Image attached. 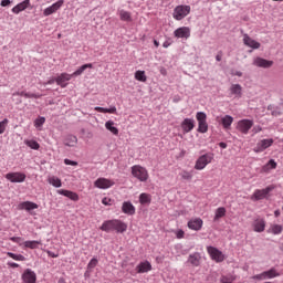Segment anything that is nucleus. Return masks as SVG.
Listing matches in <instances>:
<instances>
[{
  "label": "nucleus",
  "instance_id": "680f3d73",
  "mask_svg": "<svg viewBox=\"0 0 283 283\" xmlns=\"http://www.w3.org/2000/svg\"><path fill=\"white\" fill-rule=\"evenodd\" d=\"M232 76H242L241 71H232Z\"/></svg>",
  "mask_w": 283,
  "mask_h": 283
},
{
  "label": "nucleus",
  "instance_id": "09e8293b",
  "mask_svg": "<svg viewBox=\"0 0 283 283\" xmlns=\"http://www.w3.org/2000/svg\"><path fill=\"white\" fill-rule=\"evenodd\" d=\"M102 205H105V207H112V199L109 197H104L102 199Z\"/></svg>",
  "mask_w": 283,
  "mask_h": 283
},
{
  "label": "nucleus",
  "instance_id": "37998d69",
  "mask_svg": "<svg viewBox=\"0 0 283 283\" xmlns=\"http://www.w3.org/2000/svg\"><path fill=\"white\" fill-rule=\"evenodd\" d=\"M179 176L181 177L182 180H191L193 178V174L188 170H181Z\"/></svg>",
  "mask_w": 283,
  "mask_h": 283
},
{
  "label": "nucleus",
  "instance_id": "e2e57ef3",
  "mask_svg": "<svg viewBox=\"0 0 283 283\" xmlns=\"http://www.w3.org/2000/svg\"><path fill=\"white\" fill-rule=\"evenodd\" d=\"M216 61L218 62L222 61V52L216 55Z\"/></svg>",
  "mask_w": 283,
  "mask_h": 283
},
{
  "label": "nucleus",
  "instance_id": "72a5a7b5",
  "mask_svg": "<svg viewBox=\"0 0 283 283\" xmlns=\"http://www.w3.org/2000/svg\"><path fill=\"white\" fill-rule=\"evenodd\" d=\"M93 67L94 66L92 65V63L84 64L80 69H77L75 72H73L71 74V76H72V78H73V76H81V74H83L85 72V70H87V69L92 70Z\"/></svg>",
  "mask_w": 283,
  "mask_h": 283
},
{
  "label": "nucleus",
  "instance_id": "3c124183",
  "mask_svg": "<svg viewBox=\"0 0 283 283\" xmlns=\"http://www.w3.org/2000/svg\"><path fill=\"white\" fill-rule=\"evenodd\" d=\"M175 233H176V238L178 240H182V238H185V231L184 230H177Z\"/></svg>",
  "mask_w": 283,
  "mask_h": 283
},
{
  "label": "nucleus",
  "instance_id": "2eb2a0df",
  "mask_svg": "<svg viewBox=\"0 0 283 283\" xmlns=\"http://www.w3.org/2000/svg\"><path fill=\"white\" fill-rule=\"evenodd\" d=\"M72 81V75L70 73H62L55 77V83L62 88L67 87V82Z\"/></svg>",
  "mask_w": 283,
  "mask_h": 283
},
{
  "label": "nucleus",
  "instance_id": "a18cd8bd",
  "mask_svg": "<svg viewBox=\"0 0 283 283\" xmlns=\"http://www.w3.org/2000/svg\"><path fill=\"white\" fill-rule=\"evenodd\" d=\"M45 125V117H39L34 120V127H43Z\"/></svg>",
  "mask_w": 283,
  "mask_h": 283
},
{
  "label": "nucleus",
  "instance_id": "603ef678",
  "mask_svg": "<svg viewBox=\"0 0 283 283\" xmlns=\"http://www.w3.org/2000/svg\"><path fill=\"white\" fill-rule=\"evenodd\" d=\"M20 95L24 98H34V93L21 92Z\"/></svg>",
  "mask_w": 283,
  "mask_h": 283
},
{
  "label": "nucleus",
  "instance_id": "393cba45",
  "mask_svg": "<svg viewBox=\"0 0 283 283\" xmlns=\"http://www.w3.org/2000/svg\"><path fill=\"white\" fill-rule=\"evenodd\" d=\"M202 260V256L200 255L199 252H193L188 256V262L192 266H198L200 264V261Z\"/></svg>",
  "mask_w": 283,
  "mask_h": 283
},
{
  "label": "nucleus",
  "instance_id": "774afa93",
  "mask_svg": "<svg viewBox=\"0 0 283 283\" xmlns=\"http://www.w3.org/2000/svg\"><path fill=\"white\" fill-rule=\"evenodd\" d=\"M57 283H67V282H65V279L61 277Z\"/></svg>",
  "mask_w": 283,
  "mask_h": 283
},
{
  "label": "nucleus",
  "instance_id": "f8f14e48",
  "mask_svg": "<svg viewBox=\"0 0 283 283\" xmlns=\"http://www.w3.org/2000/svg\"><path fill=\"white\" fill-rule=\"evenodd\" d=\"M174 36L176 39H189L191 36V29L189 27H180L174 31Z\"/></svg>",
  "mask_w": 283,
  "mask_h": 283
},
{
  "label": "nucleus",
  "instance_id": "39448f33",
  "mask_svg": "<svg viewBox=\"0 0 283 283\" xmlns=\"http://www.w3.org/2000/svg\"><path fill=\"white\" fill-rule=\"evenodd\" d=\"M273 189H275V186H268L264 189H256L251 196V200H253V202H258V200H264L269 198V193L273 191Z\"/></svg>",
  "mask_w": 283,
  "mask_h": 283
},
{
  "label": "nucleus",
  "instance_id": "cd10ccee",
  "mask_svg": "<svg viewBox=\"0 0 283 283\" xmlns=\"http://www.w3.org/2000/svg\"><path fill=\"white\" fill-rule=\"evenodd\" d=\"M137 273H149L151 271V263L149 261L142 262L136 268Z\"/></svg>",
  "mask_w": 283,
  "mask_h": 283
},
{
  "label": "nucleus",
  "instance_id": "6ab92c4d",
  "mask_svg": "<svg viewBox=\"0 0 283 283\" xmlns=\"http://www.w3.org/2000/svg\"><path fill=\"white\" fill-rule=\"evenodd\" d=\"M202 224H205V222L200 218H195L188 221V229H191V231H200Z\"/></svg>",
  "mask_w": 283,
  "mask_h": 283
},
{
  "label": "nucleus",
  "instance_id": "4be33fe9",
  "mask_svg": "<svg viewBox=\"0 0 283 283\" xmlns=\"http://www.w3.org/2000/svg\"><path fill=\"white\" fill-rule=\"evenodd\" d=\"M28 8H30V0H24L13 7L11 12H13V14H19L20 12H23V10H28Z\"/></svg>",
  "mask_w": 283,
  "mask_h": 283
},
{
  "label": "nucleus",
  "instance_id": "49530a36",
  "mask_svg": "<svg viewBox=\"0 0 283 283\" xmlns=\"http://www.w3.org/2000/svg\"><path fill=\"white\" fill-rule=\"evenodd\" d=\"M6 127H8V118H4L2 122H0V134L6 132Z\"/></svg>",
  "mask_w": 283,
  "mask_h": 283
},
{
  "label": "nucleus",
  "instance_id": "1a4fd4ad",
  "mask_svg": "<svg viewBox=\"0 0 283 283\" xmlns=\"http://www.w3.org/2000/svg\"><path fill=\"white\" fill-rule=\"evenodd\" d=\"M207 251L211 260H213L214 262H224V254L222 253V251L218 250V248L208 247Z\"/></svg>",
  "mask_w": 283,
  "mask_h": 283
},
{
  "label": "nucleus",
  "instance_id": "b1692460",
  "mask_svg": "<svg viewBox=\"0 0 283 283\" xmlns=\"http://www.w3.org/2000/svg\"><path fill=\"white\" fill-rule=\"evenodd\" d=\"M57 193L60 196H65V198H70V200H73L74 202H78V193H76V192L60 189V190H57Z\"/></svg>",
  "mask_w": 283,
  "mask_h": 283
},
{
  "label": "nucleus",
  "instance_id": "bf43d9fd",
  "mask_svg": "<svg viewBox=\"0 0 283 283\" xmlns=\"http://www.w3.org/2000/svg\"><path fill=\"white\" fill-rule=\"evenodd\" d=\"M252 132H253L254 134H260V132H262V127H261V126H255V127L252 129Z\"/></svg>",
  "mask_w": 283,
  "mask_h": 283
},
{
  "label": "nucleus",
  "instance_id": "0eeeda50",
  "mask_svg": "<svg viewBox=\"0 0 283 283\" xmlns=\"http://www.w3.org/2000/svg\"><path fill=\"white\" fill-rule=\"evenodd\" d=\"M116 182L112 179H107L105 177H99L94 181V187L97 189H111V187H114Z\"/></svg>",
  "mask_w": 283,
  "mask_h": 283
},
{
  "label": "nucleus",
  "instance_id": "dca6fc26",
  "mask_svg": "<svg viewBox=\"0 0 283 283\" xmlns=\"http://www.w3.org/2000/svg\"><path fill=\"white\" fill-rule=\"evenodd\" d=\"M253 65L256 67H263L264 70H269V67H273V61L265 60L263 57H255L253 61Z\"/></svg>",
  "mask_w": 283,
  "mask_h": 283
},
{
  "label": "nucleus",
  "instance_id": "412c9836",
  "mask_svg": "<svg viewBox=\"0 0 283 283\" xmlns=\"http://www.w3.org/2000/svg\"><path fill=\"white\" fill-rule=\"evenodd\" d=\"M196 127V122L192 118H185L181 123V129L185 134H189Z\"/></svg>",
  "mask_w": 283,
  "mask_h": 283
},
{
  "label": "nucleus",
  "instance_id": "f704fd0d",
  "mask_svg": "<svg viewBox=\"0 0 283 283\" xmlns=\"http://www.w3.org/2000/svg\"><path fill=\"white\" fill-rule=\"evenodd\" d=\"M227 216V208L224 207H220L216 210L214 212V222H218V220H220V218H224Z\"/></svg>",
  "mask_w": 283,
  "mask_h": 283
},
{
  "label": "nucleus",
  "instance_id": "0e129e2a",
  "mask_svg": "<svg viewBox=\"0 0 283 283\" xmlns=\"http://www.w3.org/2000/svg\"><path fill=\"white\" fill-rule=\"evenodd\" d=\"M219 147H221V149H227V143L224 142L219 143Z\"/></svg>",
  "mask_w": 283,
  "mask_h": 283
},
{
  "label": "nucleus",
  "instance_id": "4468645a",
  "mask_svg": "<svg viewBox=\"0 0 283 283\" xmlns=\"http://www.w3.org/2000/svg\"><path fill=\"white\" fill-rule=\"evenodd\" d=\"M253 127V120L251 119H241L238 122L237 129L241 132V134H249V129Z\"/></svg>",
  "mask_w": 283,
  "mask_h": 283
},
{
  "label": "nucleus",
  "instance_id": "c9c22d12",
  "mask_svg": "<svg viewBox=\"0 0 283 283\" xmlns=\"http://www.w3.org/2000/svg\"><path fill=\"white\" fill-rule=\"evenodd\" d=\"M139 202H140V205H150L151 203V195L145 193V192L140 193Z\"/></svg>",
  "mask_w": 283,
  "mask_h": 283
},
{
  "label": "nucleus",
  "instance_id": "a19ab883",
  "mask_svg": "<svg viewBox=\"0 0 283 283\" xmlns=\"http://www.w3.org/2000/svg\"><path fill=\"white\" fill-rule=\"evenodd\" d=\"M8 258L15 260L17 262H25V256L22 254H14L12 252H7Z\"/></svg>",
  "mask_w": 283,
  "mask_h": 283
},
{
  "label": "nucleus",
  "instance_id": "c85d7f7f",
  "mask_svg": "<svg viewBox=\"0 0 283 283\" xmlns=\"http://www.w3.org/2000/svg\"><path fill=\"white\" fill-rule=\"evenodd\" d=\"M283 231V226L277 223H272L268 229V233H272V235H280Z\"/></svg>",
  "mask_w": 283,
  "mask_h": 283
},
{
  "label": "nucleus",
  "instance_id": "ea45409f",
  "mask_svg": "<svg viewBox=\"0 0 283 283\" xmlns=\"http://www.w3.org/2000/svg\"><path fill=\"white\" fill-rule=\"evenodd\" d=\"M135 78L140 83H147V75L145 74V71H136Z\"/></svg>",
  "mask_w": 283,
  "mask_h": 283
},
{
  "label": "nucleus",
  "instance_id": "864d4df0",
  "mask_svg": "<svg viewBox=\"0 0 283 283\" xmlns=\"http://www.w3.org/2000/svg\"><path fill=\"white\" fill-rule=\"evenodd\" d=\"M64 165H71L72 167H76L78 165V163L72 161L70 159H64Z\"/></svg>",
  "mask_w": 283,
  "mask_h": 283
},
{
  "label": "nucleus",
  "instance_id": "a211bd4d",
  "mask_svg": "<svg viewBox=\"0 0 283 283\" xmlns=\"http://www.w3.org/2000/svg\"><path fill=\"white\" fill-rule=\"evenodd\" d=\"M22 280L24 283H36V273L30 269H27L22 274Z\"/></svg>",
  "mask_w": 283,
  "mask_h": 283
},
{
  "label": "nucleus",
  "instance_id": "8fccbe9b",
  "mask_svg": "<svg viewBox=\"0 0 283 283\" xmlns=\"http://www.w3.org/2000/svg\"><path fill=\"white\" fill-rule=\"evenodd\" d=\"M10 241L11 242H15V244H20L21 245V242H23V239L21 237H11Z\"/></svg>",
  "mask_w": 283,
  "mask_h": 283
},
{
  "label": "nucleus",
  "instance_id": "9d476101",
  "mask_svg": "<svg viewBox=\"0 0 283 283\" xmlns=\"http://www.w3.org/2000/svg\"><path fill=\"white\" fill-rule=\"evenodd\" d=\"M63 3H65L64 0H57L56 2H54L52 6L45 8L43 10V14L45 17H50L52 14H55V12H59V10H61V8H63Z\"/></svg>",
  "mask_w": 283,
  "mask_h": 283
},
{
  "label": "nucleus",
  "instance_id": "338daca9",
  "mask_svg": "<svg viewBox=\"0 0 283 283\" xmlns=\"http://www.w3.org/2000/svg\"><path fill=\"white\" fill-rule=\"evenodd\" d=\"M163 48H169V42H164Z\"/></svg>",
  "mask_w": 283,
  "mask_h": 283
},
{
  "label": "nucleus",
  "instance_id": "9b49d317",
  "mask_svg": "<svg viewBox=\"0 0 283 283\" xmlns=\"http://www.w3.org/2000/svg\"><path fill=\"white\" fill-rule=\"evenodd\" d=\"M273 138L262 139L256 144V147L253 149L255 154H262V151L269 149L273 145Z\"/></svg>",
  "mask_w": 283,
  "mask_h": 283
},
{
  "label": "nucleus",
  "instance_id": "c03bdc74",
  "mask_svg": "<svg viewBox=\"0 0 283 283\" xmlns=\"http://www.w3.org/2000/svg\"><path fill=\"white\" fill-rule=\"evenodd\" d=\"M24 143L31 149H35L36 150V149H39L41 147V145H39V143L36 140H25Z\"/></svg>",
  "mask_w": 283,
  "mask_h": 283
},
{
  "label": "nucleus",
  "instance_id": "423d86ee",
  "mask_svg": "<svg viewBox=\"0 0 283 283\" xmlns=\"http://www.w3.org/2000/svg\"><path fill=\"white\" fill-rule=\"evenodd\" d=\"M190 12H191L190 6L180 4L174 9L172 17H174V19H176V21H182V19H185V17L190 14Z\"/></svg>",
  "mask_w": 283,
  "mask_h": 283
},
{
  "label": "nucleus",
  "instance_id": "20e7f679",
  "mask_svg": "<svg viewBox=\"0 0 283 283\" xmlns=\"http://www.w3.org/2000/svg\"><path fill=\"white\" fill-rule=\"evenodd\" d=\"M196 118L198 122V129L199 134H207L209 132V124H207V114L205 112H198L196 114Z\"/></svg>",
  "mask_w": 283,
  "mask_h": 283
},
{
  "label": "nucleus",
  "instance_id": "aec40b11",
  "mask_svg": "<svg viewBox=\"0 0 283 283\" xmlns=\"http://www.w3.org/2000/svg\"><path fill=\"white\" fill-rule=\"evenodd\" d=\"M243 43L252 50H260V42L253 40L249 34H243Z\"/></svg>",
  "mask_w": 283,
  "mask_h": 283
},
{
  "label": "nucleus",
  "instance_id": "f03ea898",
  "mask_svg": "<svg viewBox=\"0 0 283 283\" xmlns=\"http://www.w3.org/2000/svg\"><path fill=\"white\" fill-rule=\"evenodd\" d=\"M130 169L132 176H134V178H137L139 182H147V180H149V171H147V168L140 165H135Z\"/></svg>",
  "mask_w": 283,
  "mask_h": 283
},
{
  "label": "nucleus",
  "instance_id": "2f4dec72",
  "mask_svg": "<svg viewBox=\"0 0 283 283\" xmlns=\"http://www.w3.org/2000/svg\"><path fill=\"white\" fill-rule=\"evenodd\" d=\"M118 15L120 21L132 22V12L122 9L118 10Z\"/></svg>",
  "mask_w": 283,
  "mask_h": 283
},
{
  "label": "nucleus",
  "instance_id": "6e6d98bb",
  "mask_svg": "<svg viewBox=\"0 0 283 283\" xmlns=\"http://www.w3.org/2000/svg\"><path fill=\"white\" fill-rule=\"evenodd\" d=\"M10 3H12V1H10V0H2L0 6H2V8H6V7L10 6Z\"/></svg>",
  "mask_w": 283,
  "mask_h": 283
},
{
  "label": "nucleus",
  "instance_id": "bb28decb",
  "mask_svg": "<svg viewBox=\"0 0 283 283\" xmlns=\"http://www.w3.org/2000/svg\"><path fill=\"white\" fill-rule=\"evenodd\" d=\"M271 169H277V163H275V159H270L269 163L262 166L261 174H269Z\"/></svg>",
  "mask_w": 283,
  "mask_h": 283
},
{
  "label": "nucleus",
  "instance_id": "79ce46f5",
  "mask_svg": "<svg viewBox=\"0 0 283 283\" xmlns=\"http://www.w3.org/2000/svg\"><path fill=\"white\" fill-rule=\"evenodd\" d=\"M49 185L59 188L62 187L63 184L61 182V179L59 177L53 176L49 178Z\"/></svg>",
  "mask_w": 283,
  "mask_h": 283
},
{
  "label": "nucleus",
  "instance_id": "4c0bfd02",
  "mask_svg": "<svg viewBox=\"0 0 283 283\" xmlns=\"http://www.w3.org/2000/svg\"><path fill=\"white\" fill-rule=\"evenodd\" d=\"M43 244L41 241H24V249H38L39 245Z\"/></svg>",
  "mask_w": 283,
  "mask_h": 283
},
{
  "label": "nucleus",
  "instance_id": "f257e3e1",
  "mask_svg": "<svg viewBox=\"0 0 283 283\" xmlns=\"http://www.w3.org/2000/svg\"><path fill=\"white\" fill-rule=\"evenodd\" d=\"M99 229L106 233H109V231H116V233H125V231H127V224L118 219H113L104 221Z\"/></svg>",
  "mask_w": 283,
  "mask_h": 283
},
{
  "label": "nucleus",
  "instance_id": "ddd939ff",
  "mask_svg": "<svg viewBox=\"0 0 283 283\" xmlns=\"http://www.w3.org/2000/svg\"><path fill=\"white\" fill-rule=\"evenodd\" d=\"M25 174L23 172H8L6 175V179L9 180V182H25Z\"/></svg>",
  "mask_w": 283,
  "mask_h": 283
},
{
  "label": "nucleus",
  "instance_id": "69168bd1",
  "mask_svg": "<svg viewBox=\"0 0 283 283\" xmlns=\"http://www.w3.org/2000/svg\"><path fill=\"white\" fill-rule=\"evenodd\" d=\"M41 96H43V95L42 94L33 93V98H41Z\"/></svg>",
  "mask_w": 283,
  "mask_h": 283
},
{
  "label": "nucleus",
  "instance_id": "a878e982",
  "mask_svg": "<svg viewBox=\"0 0 283 283\" xmlns=\"http://www.w3.org/2000/svg\"><path fill=\"white\" fill-rule=\"evenodd\" d=\"M264 229H266V221H264L263 219H258L254 221L253 230L256 233H262L264 231Z\"/></svg>",
  "mask_w": 283,
  "mask_h": 283
},
{
  "label": "nucleus",
  "instance_id": "473e14b6",
  "mask_svg": "<svg viewBox=\"0 0 283 283\" xmlns=\"http://www.w3.org/2000/svg\"><path fill=\"white\" fill-rule=\"evenodd\" d=\"M221 124L223 125L224 129H230L231 125H233V117L230 115H226L221 118Z\"/></svg>",
  "mask_w": 283,
  "mask_h": 283
},
{
  "label": "nucleus",
  "instance_id": "de8ad7c7",
  "mask_svg": "<svg viewBox=\"0 0 283 283\" xmlns=\"http://www.w3.org/2000/svg\"><path fill=\"white\" fill-rule=\"evenodd\" d=\"M98 264V260L97 259H92L88 264H87V269H95V266Z\"/></svg>",
  "mask_w": 283,
  "mask_h": 283
},
{
  "label": "nucleus",
  "instance_id": "e433bc0d",
  "mask_svg": "<svg viewBox=\"0 0 283 283\" xmlns=\"http://www.w3.org/2000/svg\"><path fill=\"white\" fill-rule=\"evenodd\" d=\"M95 112H99L101 114H116V106H112L111 108H103L101 106H96Z\"/></svg>",
  "mask_w": 283,
  "mask_h": 283
},
{
  "label": "nucleus",
  "instance_id": "58836bf2",
  "mask_svg": "<svg viewBox=\"0 0 283 283\" xmlns=\"http://www.w3.org/2000/svg\"><path fill=\"white\" fill-rule=\"evenodd\" d=\"M105 127L108 132H111V134H114V136H118V128L114 126V122L107 120L105 123Z\"/></svg>",
  "mask_w": 283,
  "mask_h": 283
},
{
  "label": "nucleus",
  "instance_id": "5fc2aeb1",
  "mask_svg": "<svg viewBox=\"0 0 283 283\" xmlns=\"http://www.w3.org/2000/svg\"><path fill=\"white\" fill-rule=\"evenodd\" d=\"M221 277H226L227 282H234L235 280V276L231 275V274H228V275H223Z\"/></svg>",
  "mask_w": 283,
  "mask_h": 283
},
{
  "label": "nucleus",
  "instance_id": "c756f323",
  "mask_svg": "<svg viewBox=\"0 0 283 283\" xmlns=\"http://www.w3.org/2000/svg\"><path fill=\"white\" fill-rule=\"evenodd\" d=\"M230 94L237 96L238 98H242V85L232 84L230 87Z\"/></svg>",
  "mask_w": 283,
  "mask_h": 283
},
{
  "label": "nucleus",
  "instance_id": "7ed1b4c3",
  "mask_svg": "<svg viewBox=\"0 0 283 283\" xmlns=\"http://www.w3.org/2000/svg\"><path fill=\"white\" fill-rule=\"evenodd\" d=\"M213 163V153H207L201 155L195 164V169L197 171H202L207 167V165H211Z\"/></svg>",
  "mask_w": 283,
  "mask_h": 283
},
{
  "label": "nucleus",
  "instance_id": "6e6552de",
  "mask_svg": "<svg viewBox=\"0 0 283 283\" xmlns=\"http://www.w3.org/2000/svg\"><path fill=\"white\" fill-rule=\"evenodd\" d=\"M273 277H280V273L275 269L264 271L261 274L252 276V280H273Z\"/></svg>",
  "mask_w": 283,
  "mask_h": 283
},
{
  "label": "nucleus",
  "instance_id": "5701e85b",
  "mask_svg": "<svg viewBox=\"0 0 283 283\" xmlns=\"http://www.w3.org/2000/svg\"><path fill=\"white\" fill-rule=\"evenodd\" d=\"M18 208L24 211H34V209H39V205L32 201H23L18 206Z\"/></svg>",
  "mask_w": 283,
  "mask_h": 283
},
{
  "label": "nucleus",
  "instance_id": "4d7b16f0",
  "mask_svg": "<svg viewBox=\"0 0 283 283\" xmlns=\"http://www.w3.org/2000/svg\"><path fill=\"white\" fill-rule=\"evenodd\" d=\"M8 266H10L11 269H19V264L14 262H8Z\"/></svg>",
  "mask_w": 283,
  "mask_h": 283
},
{
  "label": "nucleus",
  "instance_id": "052dcab7",
  "mask_svg": "<svg viewBox=\"0 0 283 283\" xmlns=\"http://www.w3.org/2000/svg\"><path fill=\"white\" fill-rule=\"evenodd\" d=\"M54 83H56V78H51L44 85H54Z\"/></svg>",
  "mask_w": 283,
  "mask_h": 283
},
{
  "label": "nucleus",
  "instance_id": "f3484780",
  "mask_svg": "<svg viewBox=\"0 0 283 283\" xmlns=\"http://www.w3.org/2000/svg\"><path fill=\"white\" fill-rule=\"evenodd\" d=\"M122 211L126 216H135L136 214V207L132 201H124L122 205Z\"/></svg>",
  "mask_w": 283,
  "mask_h": 283
},
{
  "label": "nucleus",
  "instance_id": "13d9d810",
  "mask_svg": "<svg viewBox=\"0 0 283 283\" xmlns=\"http://www.w3.org/2000/svg\"><path fill=\"white\" fill-rule=\"evenodd\" d=\"M46 253H48L49 258H59V254H56L50 250H48Z\"/></svg>",
  "mask_w": 283,
  "mask_h": 283
},
{
  "label": "nucleus",
  "instance_id": "7c9ffc66",
  "mask_svg": "<svg viewBox=\"0 0 283 283\" xmlns=\"http://www.w3.org/2000/svg\"><path fill=\"white\" fill-rule=\"evenodd\" d=\"M77 143H78V138L74 135L66 136L64 140V145L66 147H76Z\"/></svg>",
  "mask_w": 283,
  "mask_h": 283
}]
</instances>
